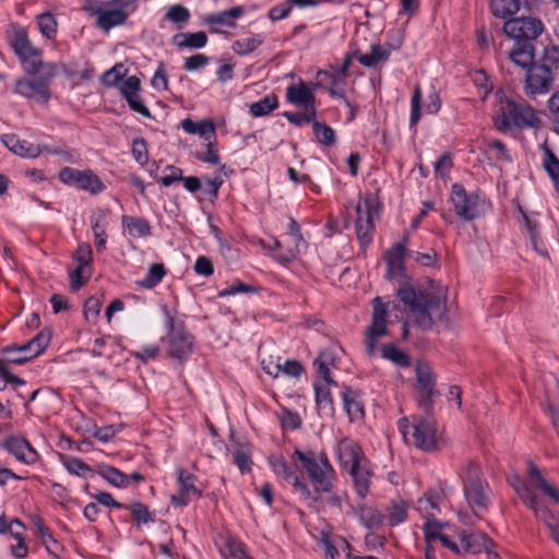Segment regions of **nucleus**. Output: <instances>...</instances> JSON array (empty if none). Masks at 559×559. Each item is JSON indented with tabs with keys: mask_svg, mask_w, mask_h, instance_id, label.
Wrapping results in <instances>:
<instances>
[{
	"mask_svg": "<svg viewBox=\"0 0 559 559\" xmlns=\"http://www.w3.org/2000/svg\"><path fill=\"white\" fill-rule=\"evenodd\" d=\"M293 460L301 463L302 469L307 474V483L304 474L287 463L283 455L272 454L269 456V464L274 474L281 477L286 484L290 485L294 492L300 500L317 502L322 499L324 493H331L336 481V472L318 467L314 452H304L296 449L293 453Z\"/></svg>",
	"mask_w": 559,
	"mask_h": 559,
	"instance_id": "obj_1",
	"label": "nucleus"
},
{
	"mask_svg": "<svg viewBox=\"0 0 559 559\" xmlns=\"http://www.w3.org/2000/svg\"><path fill=\"white\" fill-rule=\"evenodd\" d=\"M527 474V480L514 476L511 479V486L520 500L534 512L536 519L544 522L549 530V536L559 545V515L545 506L535 493L538 490L559 506V490L546 479L544 473L534 463L528 464Z\"/></svg>",
	"mask_w": 559,
	"mask_h": 559,
	"instance_id": "obj_2",
	"label": "nucleus"
},
{
	"mask_svg": "<svg viewBox=\"0 0 559 559\" xmlns=\"http://www.w3.org/2000/svg\"><path fill=\"white\" fill-rule=\"evenodd\" d=\"M397 296L418 326L431 329L436 321L449 322L447 300L440 293L403 285L397 289Z\"/></svg>",
	"mask_w": 559,
	"mask_h": 559,
	"instance_id": "obj_3",
	"label": "nucleus"
},
{
	"mask_svg": "<svg viewBox=\"0 0 559 559\" xmlns=\"http://www.w3.org/2000/svg\"><path fill=\"white\" fill-rule=\"evenodd\" d=\"M544 29V23L533 16L515 17L504 22V34L514 39V46L509 51V58L514 64L526 67L534 60L537 56L535 40Z\"/></svg>",
	"mask_w": 559,
	"mask_h": 559,
	"instance_id": "obj_4",
	"label": "nucleus"
},
{
	"mask_svg": "<svg viewBox=\"0 0 559 559\" xmlns=\"http://www.w3.org/2000/svg\"><path fill=\"white\" fill-rule=\"evenodd\" d=\"M463 483V492L472 513L459 511V518L464 524H473V519H481L490 504V487L483 477L480 466L469 461L459 473Z\"/></svg>",
	"mask_w": 559,
	"mask_h": 559,
	"instance_id": "obj_5",
	"label": "nucleus"
},
{
	"mask_svg": "<svg viewBox=\"0 0 559 559\" xmlns=\"http://www.w3.org/2000/svg\"><path fill=\"white\" fill-rule=\"evenodd\" d=\"M499 108L492 117L495 128L502 132L539 129L542 121L537 111L523 100L498 95Z\"/></svg>",
	"mask_w": 559,
	"mask_h": 559,
	"instance_id": "obj_6",
	"label": "nucleus"
},
{
	"mask_svg": "<svg viewBox=\"0 0 559 559\" xmlns=\"http://www.w3.org/2000/svg\"><path fill=\"white\" fill-rule=\"evenodd\" d=\"M50 341L49 331H40L36 336L23 345L5 346L1 349L4 358H0V390H4L8 383L24 385L22 378L13 374L8 364L23 365L26 361L39 356L48 346Z\"/></svg>",
	"mask_w": 559,
	"mask_h": 559,
	"instance_id": "obj_7",
	"label": "nucleus"
},
{
	"mask_svg": "<svg viewBox=\"0 0 559 559\" xmlns=\"http://www.w3.org/2000/svg\"><path fill=\"white\" fill-rule=\"evenodd\" d=\"M397 427L406 443L424 452L438 449L440 435L432 419L420 416H415L412 419L403 417L399 419Z\"/></svg>",
	"mask_w": 559,
	"mask_h": 559,
	"instance_id": "obj_8",
	"label": "nucleus"
},
{
	"mask_svg": "<svg viewBox=\"0 0 559 559\" xmlns=\"http://www.w3.org/2000/svg\"><path fill=\"white\" fill-rule=\"evenodd\" d=\"M455 214L466 222L485 216L491 203L480 190L467 191L463 185L453 183L450 195Z\"/></svg>",
	"mask_w": 559,
	"mask_h": 559,
	"instance_id": "obj_9",
	"label": "nucleus"
},
{
	"mask_svg": "<svg viewBox=\"0 0 559 559\" xmlns=\"http://www.w3.org/2000/svg\"><path fill=\"white\" fill-rule=\"evenodd\" d=\"M9 43L25 73L35 75L45 66L41 49L33 45L25 28H15Z\"/></svg>",
	"mask_w": 559,
	"mask_h": 559,
	"instance_id": "obj_10",
	"label": "nucleus"
},
{
	"mask_svg": "<svg viewBox=\"0 0 559 559\" xmlns=\"http://www.w3.org/2000/svg\"><path fill=\"white\" fill-rule=\"evenodd\" d=\"M175 475L177 489L170 496V502L175 508H185L203 496L202 483L195 474L186 467H177Z\"/></svg>",
	"mask_w": 559,
	"mask_h": 559,
	"instance_id": "obj_11",
	"label": "nucleus"
},
{
	"mask_svg": "<svg viewBox=\"0 0 559 559\" xmlns=\"http://www.w3.org/2000/svg\"><path fill=\"white\" fill-rule=\"evenodd\" d=\"M44 69L45 75L40 78L17 80L14 92L23 97L33 98L39 104H47L50 98L49 82L56 75V66L45 63Z\"/></svg>",
	"mask_w": 559,
	"mask_h": 559,
	"instance_id": "obj_12",
	"label": "nucleus"
},
{
	"mask_svg": "<svg viewBox=\"0 0 559 559\" xmlns=\"http://www.w3.org/2000/svg\"><path fill=\"white\" fill-rule=\"evenodd\" d=\"M58 178L62 183L74 186L91 194H98L106 189L100 178L91 169L80 170L67 166L60 169Z\"/></svg>",
	"mask_w": 559,
	"mask_h": 559,
	"instance_id": "obj_13",
	"label": "nucleus"
},
{
	"mask_svg": "<svg viewBox=\"0 0 559 559\" xmlns=\"http://www.w3.org/2000/svg\"><path fill=\"white\" fill-rule=\"evenodd\" d=\"M522 68L527 69L525 78V92L527 95L535 96L550 91L556 73L546 66L537 63L536 57L531 63Z\"/></svg>",
	"mask_w": 559,
	"mask_h": 559,
	"instance_id": "obj_14",
	"label": "nucleus"
},
{
	"mask_svg": "<svg viewBox=\"0 0 559 559\" xmlns=\"http://www.w3.org/2000/svg\"><path fill=\"white\" fill-rule=\"evenodd\" d=\"M0 447L24 465L31 466L40 460L38 451L22 435L12 433L5 436L1 440Z\"/></svg>",
	"mask_w": 559,
	"mask_h": 559,
	"instance_id": "obj_15",
	"label": "nucleus"
},
{
	"mask_svg": "<svg viewBox=\"0 0 559 559\" xmlns=\"http://www.w3.org/2000/svg\"><path fill=\"white\" fill-rule=\"evenodd\" d=\"M356 212V237L360 248L365 249L372 241V233L374 230L373 215L377 212L374 201L370 198L365 199L357 204Z\"/></svg>",
	"mask_w": 559,
	"mask_h": 559,
	"instance_id": "obj_16",
	"label": "nucleus"
},
{
	"mask_svg": "<svg viewBox=\"0 0 559 559\" xmlns=\"http://www.w3.org/2000/svg\"><path fill=\"white\" fill-rule=\"evenodd\" d=\"M167 326L169 356L179 361L187 360L192 352L193 336L182 328H175V320L170 314H167Z\"/></svg>",
	"mask_w": 559,
	"mask_h": 559,
	"instance_id": "obj_17",
	"label": "nucleus"
},
{
	"mask_svg": "<svg viewBox=\"0 0 559 559\" xmlns=\"http://www.w3.org/2000/svg\"><path fill=\"white\" fill-rule=\"evenodd\" d=\"M417 390L421 391L419 403L426 409L432 407V399L436 395V374L431 366L424 360H419L415 368Z\"/></svg>",
	"mask_w": 559,
	"mask_h": 559,
	"instance_id": "obj_18",
	"label": "nucleus"
},
{
	"mask_svg": "<svg viewBox=\"0 0 559 559\" xmlns=\"http://www.w3.org/2000/svg\"><path fill=\"white\" fill-rule=\"evenodd\" d=\"M335 452L341 466L346 471L368 461L358 442L350 438L338 440Z\"/></svg>",
	"mask_w": 559,
	"mask_h": 559,
	"instance_id": "obj_19",
	"label": "nucleus"
},
{
	"mask_svg": "<svg viewBox=\"0 0 559 559\" xmlns=\"http://www.w3.org/2000/svg\"><path fill=\"white\" fill-rule=\"evenodd\" d=\"M141 81L138 76L131 75L127 78L121 86H120V94L128 103L129 107L142 115L145 118L153 119V116L150 111V109L144 105L141 96Z\"/></svg>",
	"mask_w": 559,
	"mask_h": 559,
	"instance_id": "obj_20",
	"label": "nucleus"
},
{
	"mask_svg": "<svg viewBox=\"0 0 559 559\" xmlns=\"http://www.w3.org/2000/svg\"><path fill=\"white\" fill-rule=\"evenodd\" d=\"M408 238L404 237L399 243H395L384 254V262L386 265L385 277L390 281L404 276L405 274V258L408 253L406 243Z\"/></svg>",
	"mask_w": 559,
	"mask_h": 559,
	"instance_id": "obj_21",
	"label": "nucleus"
},
{
	"mask_svg": "<svg viewBox=\"0 0 559 559\" xmlns=\"http://www.w3.org/2000/svg\"><path fill=\"white\" fill-rule=\"evenodd\" d=\"M1 141L8 150L21 157L35 158L39 156L44 151L53 155L59 154L58 150L41 147L39 144H34L26 140H21L16 134L13 133L3 134L1 136Z\"/></svg>",
	"mask_w": 559,
	"mask_h": 559,
	"instance_id": "obj_22",
	"label": "nucleus"
},
{
	"mask_svg": "<svg viewBox=\"0 0 559 559\" xmlns=\"http://www.w3.org/2000/svg\"><path fill=\"white\" fill-rule=\"evenodd\" d=\"M316 86L311 82L299 80L286 88V102L301 108H316Z\"/></svg>",
	"mask_w": 559,
	"mask_h": 559,
	"instance_id": "obj_23",
	"label": "nucleus"
},
{
	"mask_svg": "<svg viewBox=\"0 0 559 559\" xmlns=\"http://www.w3.org/2000/svg\"><path fill=\"white\" fill-rule=\"evenodd\" d=\"M92 14L97 17L96 25L104 32L124 24L128 19V13L123 9H107L100 4L92 9Z\"/></svg>",
	"mask_w": 559,
	"mask_h": 559,
	"instance_id": "obj_24",
	"label": "nucleus"
},
{
	"mask_svg": "<svg viewBox=\"0 0 559 559\" xmlns=\"http://www.w3.org/2000/svg\"><path fill=\"white\" fill-rule=\"evenodd\" d=\"M341 397L349 421L354 423L365 418V404L358 390L344 385Z\"/></svg>",
	"mask_w": 559,
	"mask_h": 559,
	"instance_id": "obj_25",
	"label": "nucleus"
},
{
	"mask_svg": "<svg viewBox=\"0 0 559 559\" xmlns=\"http://www.w3.org/2000/svg\"><path fill=\"white\" fill-rule=\"evenodd\" d=\"M338 357L334 347L322 349L313 361L317 378L326 383H334L331 376V369L336 367Z\"/></svg>",
	"mask_w": 559,
	"mask_h": 559,
	"instance_id": "obj_26",
	"label": "nucleus"
},
{
	"mask_svg": "<svg viewBox=\"0 0 559 559\" xmlns=\"http://www.w3.org/2000/svg\"><path fill=\"white\" fill-rule=\"evenodd\" d=\"M520 226L522 230L527 235L531 246L535 252L545 259H549L548 250L539 237V229L537 222L531 219L527 214L521 209Z\"/></svg>",
	"mask_w": 559,
	"mask_h": 559,
	"instance_id": "obj_27",
	"label": "nucleus"
},
{
	"mask_svg": "<svg viewBox=\"0 0 559 559\" xmlns=\"http://www.w3.org/2000/svg\"><path fill=\"white\" fill-rule=\"evenodd\" d=\"M347 472L353 479L355 492L360 499H365L369 493L371 484L370 479L373 475V472L369 466V461L349 468Z\"/></svg>",
	"mask_w": 559,
	"mask_h": 559,
	"instance_id": "obj_28",
	"label": "nucleus"
},
{
	"mask_svg": "<svg viewBox=\"0 0 559 559\" xmlns=\"http://www.w3.org/2000/svg\"><path fill=\"white\" fill-rule=\"evenodd\" d=\"M243 12V7H234L225 11L206 15L205 23L212 26L213 32L218 33L219 31L216 28V26L235 27L236 20L241 17Z\"/></svg>",
	"mask_w": 559,
	"mask_h": 559,
	"instance_id": "obj_29",
	"label": "nucleus"
},
{
	"mask_svg": "<svg viewBox=\"0 0 559 559\" xmlns=\"http://www.w3.org/2000/svg\"><path fill=\"white\" fill-rule=\"evenodd\" d=\"M32 525L35 530V535L40 538L43 545L49 554L57 555L61 549V544L55 538L51 530L46 525L39 515L31 518Z\"/></svg>",
	"mask_w": 559,
	"mask_h": 559,
	"instance_id": "obj_30",
	"label": "nucleus"
},
{
	"mask_svg": "<svg viewBox=\"0 0 559 559\" xmlns=\"http://www.w3.org/2000/svg\"><path fill=\"white\" fill-rule=\"evenodd\" d=\"M372 321L367 330V333L370 334L371 336L381 337L388 334L386 306L385 304L382 302L380 297H376L372 301Z\"/></svg>",
	"mask_w": 559,
	"mask_h": 559,
	"instance_id": "obj_31",
	"label": "nucleus"
},
{
	"mask_svg": "<svg viewBox=\"0 0 559 559\" xmlns=\"http://www.w3.org/2000/svg\"><path fill=\"white\" fill-rule=\"evenodd\" d=\"M457 538L460 542L461 554L480 552L483 547H485L489 540L486 534L473 531H462L457 534Z\"/></svg>",
	"mask_w": 559,
	"mask_h": 559,
	"instance_id": "obj_32",
	"label": "nucleus"
},
{
	"mask_svg": "<svg viewBox=\"0 0 559 559\" xmlns=\"http://www.w3.org/2000/svg\"><path fill=\"white\" fill-rule=\"evenodd\" d=\"M331 386H337V382L326 383L317 378L313 383L317 406L325 415H331L334 412Z\"/></svg>",
	"mask_w": 559,
	"mask_h": 559,
	"instance_id": "obj_33",
	"label": "nucleus"
},
{
	"mask_svg": "<svg viewBox=\"0 0 559 559\" xmlns=\"http://www.w3.org/2000/svg\"><path fill=\"white\" fill-rule=\"evenodd\" d=\"M207 41V35L203 31L194 33H178L173 36V43L179 50L201 49L206 46Z\"/></svg>",
	"mask_w": 559,
	"mask_h": 559,
	"instance_id": "obj_34",
	"label": "nucleus"
},
{
	"mask_svg": "<svg viewBox=\"0 0 559 559\" xmlns=\"http://www.w3.org/2000/svg\"><path fill=\"white\" fill-rule=\"evenodd\" d=\"M442 495L438 489H429L417 500L416 509L423 513L425 519L436 518L440 513L439 502Z\"/></svg>",
	"mask_w": 559,
	"mask_h": 559,
	"instance_id": "obj_35",
	"label": "nucleus"
},
{
	"mask_svg": "<svg viewBox=\"0 0 559 559\" xmlns=\"http://www.w3.org/2000/svg\"><path fill=\"white\" fill-rule=\"evenodd\" d=\"M121 223L124 231L134 238H146L152 235V226L144 217L123 215Z\"/></svg>",
	"mask_w": 559,
	"mask_h": 559,
	"instance_id": "obj_36",
	"label": "nucleus"
},
{
	"mask_svg": "<svg viewBox=\"0 0 559 559\" xmlns=\"http://www.w3.org/2000/svg\"><path fill=\"white\" fill-rule=\"evenodd\" d=\"M96 474L116 488H127L129 486L128 475L109 464H98Z\"/></svg>",
	"mask_w": 559,
	"mask_h": 559,
	"instance_id": "obj_37",
	"label": "nucleus"
},
{
	"mask_svg": "<svg viewBox=\"0 0 559 559\" xmlns=\"http://www.w3.org/2000/svg\"><path fill=\"white\" fill-rule=\"evenodd\" d=\"M59 461L71 475L87 478L93 477L94 474L96 473V469L94 471L88 464H86L80 457L70 456L67 454H59Z\"/></svg>",
	"mask_w": 559,
	"mask_h": 559,
	"instance_id": "obj_38",
	"label": "nucleus"
},
{
	"mask_svg": "<svg viewBox=\"0 0 559 559\" xmlns=\"http://www.w3.org/2000/svg\"><path fill=\"white\" fill-rule=\"evenodd\" d=\"M182 130L188 134H198L205 141L215 138V126L211 120L193 121L186 118L181 121Z\"/></svg>",
	"mask_w": 559,
	"mask_h": 559,
	"instance_id": "obj_39",
	"label": "nucleus"
},
{
	"mask_svg": "<svg viewBox=\"0 0 559 559\" xmlns=\"http://www.w3.org/2000/svg\"><path fill=\"white\" fill-rule=\"evenodd\" d=\"M390 58V49H385L383 45H371L368 53H360L357 60L366 68H376L379 63L386 62Z\"/></svg>",
	"mask_w": 559,
	"mask_h": 559,
	"instance_id": "obj_40",
	"label": "nucleus"
},
{
	"mask_svg": "<svg viewBox=\"0 0 559 559\" xmlns=\"http://www.w3.org/2000/svg\"><path fill=\"white\" fill-rule=\"evenodd\" d=\"M230 439L235 442V450L233 451L234 463L237 465L241 474L249 473L252 466L251 450L248 443H242L234 440V435Z\"/></svg>",
	"mask_w": 559,
	"mask_h": 559,
	"instance_id": "obj_41",
	"label": "nucleus"
},
{
	"mask_svg": "<svg viewBox=\"0 0 559 559\" xmlns=\"http://www.w3.org/2000/svg\"><path fill=\"white\" fill-rule=\"evenodd\" d=\"M219 551L225 559H253L247 554L245 545L234 537H227Z\"/></svg>",
	"mask_w": 559,
	"mask_h": 559,
	"instance_id": "obj_42",
	"label": "nucleus"
},
{
	"mask_svg": "<svg viewBox=\"0 0 559 559\" xmlns=\"http://www.w3.org/2000/svg\"><path fill=\"white\" fill-rule=\"evenodd\" d=\"M166 275V267L163 263H154L150 265L146 275L142 280H138L135 285L144 289H153Z\"/></svg>",
	"mask_w": 559,
	"mask_h": 559,
	"instance_id": "obj_43",
	"label": "nucleus"
},
{
	"mask_svg": "<svg viewBox=\"0 0 559 559\" xmlns=\"http://www.w3.org/2000/svg\"><path fill=\"white\" fill-rule=\"evenodd\" d=\"M386 519L391 526H397L407 520L408 503L402 499L391 500L386 509Z\"/></svg>",
	"mask_w": 559,
	"mask_h": 559,
	"instance_id": "obj_44",
	"label": "nucleus"
},
{
	"mask_svg": "<svg viewBox=\"0 0 559 559\" xmlns=\"http://www.w3.org/2000/svg\"><path fill=\"white\" fill-rule=\"evenodd\" d=\"M278 107V97L275 94L264 96L249 106V114L254 117H264Z\"/></svg>",
	"mask_w": 559,
	"mask_h": 559,
	"instance_id": "obj_45",
	"label": "nucleus"
},
{
	"mask_svg": "<svg viewBox=\"0 0 559 559\" xmlns=\"http://www.w3.org/2000/svg\"><path fill=\"white\" fill-rule=\"evenodd\" d=\"M382 357L395 364L401 368H407L411 366V357L407 353L400 349L395 344H384L381 348Z\"/></svg>",
	"mask_w": 559,
	"mask_h": 559,
	"instance_id": "obj_46",
	"label": "nucleus"
},
{
	"mask_svg": "<svg viewBox=\"0 0 559 559\" xmlns=\"http://www.w3.org/2000/svg\"><path fill=\"white\" fill-rule=\"evenodd\" d=\"M123 509L131 513L138 526L153 523L155 521L154 513L151 512L148 508L142 502H132L130 504H126Z\"/></svg>",
	"mask_w": 559,
	"mask_h": 559,
	"instance_id": "obj_47",
	"label": "nucleus"
},
{
	"mask_svg": "<svg viewBox=\"0 0 559 559\" xmlns=\"http://www.w3.org/2000/svg\"><path fill=\"white\" fill-rule=\"evenodd\" d=\"M287 236L289 237L292 247L295 249L296 252H306L308 248V242L305 240L301 234L299 224L293 217H289L287 226Z\"/></svg>",
	"mask_w": 559,
	"mask_h": 559,
	"instance_id": "obj_48",
	"label": "nucleus"
},
{
	"mask_svg": "<svg viewBox=\"0 0 559 559\" xmlns=\"http://www.w3.org/2000/svg\"><path fill=\"white\" fill-rule=\"evenodd\" d=\"M342 82H344V79L340 76L335 70H318L316 74V83L313 84L316 88L321 87L328 92V88L330 87L338 88V85Z\"/></svg>",
	"mask_w": 559,
	"mask_h": 559,
	"instance_id": "obj_49",
	"label": "nucleus"
},
{
	"mask_svg": "<svg viewBox=\"0 0 559 559\" xmlns=\"http://www.w3.org/2000/svg\"><path fill=\"white\" fill-rule=\"evenodd\" d=\"M312 130L320 144L329 147L335 144V131L329 124L314 120L312 123Z\"/></svg>",
	"mask_w": 559,
	"mask_h": 559,
	"instance_id": "obj_50",
	"label": "nucleus"
},
{
	"mask_svg": "<svg viewBox=\"0 0 559 559\" xmlns=\"http://www.w3.org/2000/svg\"><path fill=\"white\" fill-rule=\"evenodd\" d=\"M259 290H260V287H258L255 285L246 284L239 280H235L227 287L221 289L217 293V297L226 298V297L234 296L237 294H257V293H259Z\"/></svg>",
	"mask_w": 559,
	"mask_h": 559,
	"instance_id": "obj_51",
	"label": "nucleus"
},
{
	"mask_svg": "<svg viewBox=\"0 0 559 559\" xmlns=\"http://www.w3.org/2000/svg\"><path fill=\"white\" fill-rule=\"evenodd\" d=\"M490 9L495 16L506 17L516 13L520 9L519 0H491Z\"/></svg>",
	"mask_w": 559,
	"mask_h": 559,
	"instance_id": "obj_52",
	"label": "nucleus"
},
{
	"mask_svg": "<svg viewBox=\"0 0 559 559\" xmlns=\"http://www.w3.org/2000/svg\"><path fill=\"white\" fill-rule=\"evenodd\" d=\"M283 117L287 119V121L295 127H302L306 123L312 122L317 117V108H304V111L293 112V111H284Z\"/></svg>",
	"mask_w": 559,
	"mask_h": 559,
	"instance_id": "obj_53",
	"label": "nucleus"
},
{
	"mask_svg": "<svg viewBox=\"0 0 559 559\" xmlns=\"http://www.w3.org/2000/svg\"><path fill=\"white\" fill-rule=\"evenodd\" d=\"M536 62L540 66H546L549 70L557 73L559 68V46H545L543 49V56L540 59H536Z\"/></svg>",
	"mask_w": 559,
	"mask_h": 559,
	"instance_id": "obj_54",
	"label": "nucleus"
},
{
	"mask_svg": "<svg viewBox=\"0 0 559 559\" xmlns=\"http://www.w3.org/2000/svg\"><path fill=\"white\" fill-rule=\"evenodd\" d=\"M93 269L78 266L69 272L70 288L73 292L83 287L91 278Z\"/></svg>",
	"mask_w": 559,
	"mask_h": 559,
	"instance_id": "obj_55",
	"label": "nucleus"
},
{
	"mask_svg": "<svg viewBox=\"0 0 559 559\" xmlns=\"http://www.w3.org/2000/svg\"><path fill=\"white\" fill-rule=\"evenodd\" d=\"M37 23L39 31L44 37L51 39L57 33V20L50 12H45L38 15Z\"/></svg>",
	"mask_w": 559,
	"mask_h": 559,
	"instance_id": "obj_56",
	"label": "nucleus"
},
{
	"mask_svg": "<svg viewBox=\"0 0 559 559\" xmlns=\"http://www.w3.org/2000/svg\"><path fill=\"white\" fill-rule=\"evenodd\" d=\"M263 39L260 35H255L252 37H246L242 39H238L233 44V50L237 55L245 56L254 51L259 46H261Z\"/></svg>",
	"mask_w": 559,
	"mask_h": 559,
	"instance_id": "obj_57",
	"label": "nucleus"
},
{
	"mask_svg": "<svg viewBox=\"0 0 559 559\" xmlns=\"http://www.w3.org/2000/svg\"><path fill=\"white\" fill-rule=\"evenodd\" d=\"M487 152L491 155V157L497 162H512V156L504 145V143L500 140H491L487 142Z\"/></svg>",
	"mask_w": 559,
	"mask_h": 559,
	"instance_id": "obj_58",
	"label": "nucleus"
},
{
	"mask_svg": "<svg viewBox=\"0 0 559 559\" xmlns=\"http://www.w3.org/2000/svg\"><path fill=\"white\" fill-rule=\"evenodd\" d=\"M72 258L78 266L93 269V250L90 243H80Z\"/></svg>",
	"mask_w": 559,
	"mask_h": 559,
	"instance_id": "obj_59",
	"label": "nucleus"
},
{
	"mask_svg": "<svg viewBox=\"0 0 559 559\" xmlns=\"http://www.w3.org/2000/svg\"><path fill=\"white\" fill-rule=\"evenodd\" d=\"M421 118V90L416 86L411 98L409 129H415Z\"/></svg>",
	"mask_w": 559,
	"mask_h": 559,
	"instance_id": "obj_60",
	"label": "nucleus"
},
{
	"mask_svg": "<svg viewBox=\"0 0 559 559\" xmlns=\"http://www.w3.org/2000/svg\"><path fill=\"white\" fill-rule=\"evenodd\" d=\"M131 153L134 160L144 166L148 162V148L144 138H135L132 140Z\"/></svg>",
	"mask_w": 559,
	"mask_h": 559,
	"instance_id": "obj_61",
	"label": "nucleus"
},
{
	"mask_svg": "<svg viewBox=\"0 0 559 559\" xmlns=\"http://www.w3.org/2000/svg\"><path fill=\"white\" fill-rule=\"evenodd\" d=\"M543 167L545 168L550 179L559 175V158L546 145L544 146L543 150Z\"/></svg>",
	"mask_w": 559,
	"mask_h": 559,
	"instance_id": "obj_62",
	"label": "nucleus"
},
{
	"mask_svg": "<svg viewBox=\"0 0 559 559\" xmlns=\"http://www.w3.org/2000/svg\"><path fill=\"white\" fill-rule=\"evenodd\" d=\"M165 17L173 23H188L191 14L188 8L182 4H174L168 8Z\"/></svg>",
	"mask_w": 559,
	"mask_h": 559,
	"instance_id": "obj_63",
	"label": "nucleus"
},
{
	"mask_svg": "<svg viewBox=\"0 0 559 559\" xmlns=\"http://www.w3.org/2000/svg\"><path fill=\"white\" fill-rule=\"evenodd\" d=\"M124 67L122 63H116L111 69L105 71L100 78L103 85L107 87L116 86L123 76Z\"/></svg>",
	"mask_w": 559,
	"mask_h": 559,
	"instance_id": "obj_64",
	"label": "nucleus"
}]
</instances>
